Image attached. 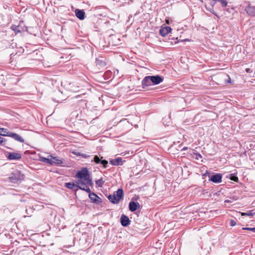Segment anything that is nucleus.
Listing matches in <instances>:
<instances>
[{
	"label": "nucleus",
	"mask_w": 255,
	"mask_h": 255,
	"mask_svg": "<svg viewBox=\"0 0 255 255\" xmlns=\"http://www.w3.org/2000/svg\"><path fill=\"white\" fill-rule=\"evenodd\" d=\"M96 186L98 187H102L104 184L105 181L103 180V178L96 181Z\"/></svg>",
	"instance_id": "393cba45"
},
{
	"label": "nucleus",
	"mask_w": 255,
	"mask_h": 255,
	"mask_svg": "<svg viewBox=\"0 0 255 255\" xmlns=\"http://www.w3.org/2000/svg\"><path fill=\"white\" fill-rule=\"evenodd\" d=\"M231 179L232 180H234L235 181H238V178L237 177H236L235 176H233V177L231 178Z\"/></svg>",
	"instance_id": "2f4dec72"
},
{
	"label": "nucleus",
	"mask_w": 255,
	"mask_h": 255,
	"mask_svg": "<svg viewBox=\"0 0 255 255\" xmlns=\"http://www.w3.org/2000/svg\"><path fill=\"white\" fill-rule=\"evenodd\" d=\"M228 83H231V79H230V78H229V80H228Z\"/></svg>",
	"instance_id": "f704fd0d"
},
{
	"label": "nucleus",
	"mask_w": 255,
	"mask_h": 255,
	"mask_svg": "<svg viewBox=\"0 0 255 255\" xmlns=\"http://www.w3.org/2000/svg\"><path fill=\"white\" fill-rule=\"evenodd\" d=\"M24 175L19 170H15L8 177L10 181L14 183H17L23 180Z\"/></svg>",
	"instance_id": "7ed1b4c3"
},
{
	"label": "nucleus",
	"mask_w": 255,
	"mask_h": 255,
	"mask_svg": "<svg viewBox=\"0 0 255 255\" xmlns=\"http://www.w3.org/2000/svg\"><path fill=\"white\" fill-rule=\"evenodd\" d=\"M241 214L242 216H253L255 214V212H254V210H251V211H249L247 212H245V213L242 212V213H241Z\"/></svg>",
	"instance_id": "b1692460"
},
{
	"label": "nucleus",
	"mask_w": 255,
	"mask_h": 255,
	"mask_svg": "<svg viewBox=\"0 0 255 255\" xmlns=\"http://www.w3.org/2000/svg\"><path fill=\"white\" fill-rule=\"evenodd\" d=\"M171 30V28L169 26L162 27L159 30V33L162 36H165L168 34Z\"/></svg>",
	"instance_id": "a211bd4d"
},
{
	"label": "nucleus",
	"mask_w": 255,
	"mask_h": 255,
	"mask_svg": "<svg viewBox=\"0 0 255 255\" xmlns=\"http://www.w3.org/2000/svg\"><path fill=\"white\" fill-rule=\"evenodd\" d=\"M222 176L219 173L213 175L211 176L210 180L214 183H218L222 181Z\"/></svg>",
	"instance_id": "f8f14e48"
},
{
	"label": "nucleus",
	"mask_w": 255,
	"mask_h": 255,
	"mask_svg": "<svg viewBox=\"0 0 255 255\" xmlns=\"http://www.w3.org/2000/svg\"><path fill=\"white\" fill-rule=\"evenodd\" d=\"M90 176L89 172L88 169L86 167L82 168L81 170L78 171L77 172L75 177L79 178L77 180H82L83 182L85 179L87 178Z\"/></svg>",
	"instance_id": "20e7f679"
},
{
	"label": "nucleus",
	"mask_w": 255,
	"mask_h": 255,
	"mask_svg": "<svg viewBox=\"0 0 255 255\" xmlns=\"http://www.w3.org/2000/svg\"><path fill=\"white\" fill-rule=\"evenodd\" d=\"M209 0V4L210 6H213L214 7V5L215 4L217 0Z\"/></svg>",
	"instance_id": "cd10ccee"
},
{
	"label": "nucleus",
	"mask_w": 255,
	"mask_h": 255,
	"mask_svg": "<svg viewBox=\"0 0 255 255\" xmlns=\"http://www.w3.org/2000/svg\"><path fill=\"white\" fill-rule=\"evenodd\" d=\"M138 206H139L138 203L134 201H130L129 203V210L131 212H134L137 209Z\"/></svg>",
	"instance_id": "f3484780"
},
{
	"label": "nucleus",
	"mask_w": 255,
	"mask_h": 255,
	"mask_svg": "<svg viewBox=\"0 0 255 255\" xmlns=\"http://www.w3.org/2000/svg\"><path fill=\"white\" fill-rule=\"evenodd\" d=\"M110 163L113 165H122L123 164V160L122 158L118 157L115 159L110 160Z\"/></svg>",
	"instance_id": "dca6fc26"
},
{
	"label": "nucleus",
	"mask_w": 255,
	"mask_h": 255,
	"mask_svg": "<svg viewBox=\"0 0 255 255\" xmlns=\"http://www.w3.org/2000/svg\"><path fill=\"white\" fill-rule=\"evenodd\" d=\"M79 155L82 156V157H84V158H88L90 157V155H87L86 154H85V153H79L78 154Z\"/></svg>",
	"instance_id": "c756f323"
},
{
	"label": "nucleus",
	"mask_w": 255,
	"mask_h": 255,
	"mask_svg": "<svg viewBox=\"0 0 255 255\" xmlns=\"http://www.w3.org/2000/svg\"><path fill=\"white\" fill-rule=\"evenodd\" d=\"M25 211L28 216H31L33 210L31 207H29L26 209Z\"/></svg>",
	"instance_id": "bb28decb"
},
{
	"label": "nucleus",
	"mask_w": 255,
	"mask_h": 255,
	"mask_svg": "<svg viewBox=\"0 0 255 255\" xmlns=\"http://www.w3.org/2000/svg\"><path fill=\"white\" fill-rule=\"evenodd\" d=\"M77 183V187L81 190L85 191L87 192H90V189L89 188V185L92 186L93 185V183L92 182V179L89 176L87 178L85 179L83 182H82V180H77L76 181Z\"/></svg>",
	"instance_id": "f257e3e1"
},
{
	"label": "nucleus",
	"mask_w": 255,
	"mask_h": 255,
	"mask_svg": "<svg viewBox=\"0 0 255 255\" xmlns=\"http://www.w3.org/2000/svg\"><path fill=\"white\" fill-rule=\"evenodd\" d=\"M124 192L122 188L118 189L113 194L108 197L109 200L113 204H118L123 198Z\"/></svg>",
	"instance_id": "f03ea898"
},
{
	"label": "nucleus",
	"mask_w": 255,
	"mask_h": 255,
	"mask_svg": "<svg viewBox=\"0 0 255 255\" xmlns=\"http://www.w3.org/2000/svg\"><path fill=\"white\" fill-rule=\"evenodd\" d=\"M103 157L100 158L98 155H95L92 161L95 162L97 164H101L106 168L108 166V162L105 159H103Z\"/></svg>",
	"instance_id": "39448f33"
},
{
	"label": "nucleus",
	"mask_w": 255,
	"mask_h": 255,
	"mask_svg": "<svg viewBox=\"0 0 255 255\" xmlns=\"http://www.w3.org/2000/svg\"><path fill=\"white\" fill-rule=\"evenodd\" d=\"M187 149V147H184L182 149L183 150H185Z\"/></svg>",
	"instance_id": "72a5a7b5"
},
{
	"label": "nucleus",
	"mask_w": 255,
	"mask_h": 255,
	"mask_svg": "<svg viewBox=\"0 0 255 255\" xmlns=\"http://www.w3.org/2000/svg\"><path fill=\"white\" fill-rule=\"evenodd\" d=\"M40 161L49 164H52L51 161L50 157L49 156L48 158L41 156L40 157Z\"/></svg>",
	"instance_id": "5701e85b"
},
{
	"label": "nucleus",
	"mask_w": 255,
	"mask_h": 255,
	"mask_svg": "<svg viewBox=\"0 0 255 255\" xmlns=\"http://www.w3.org/2000/svg\"><path fill=\"white\" fill-rule=\"evenodd\" d=\"M152 85V82L150 81V76H146L142 81V86L143 88Z\"/></svg>",
	"instance_id": "4468645a"
},
{
	"label": "nucleus",
	"mask_w": 255,
	"mask_h": 255,
	"mask_svg": "<svg viewBox=\"0 0 255 255\" xmlns=\"http://www.w3.org/2000/svg\"><path fill=\"white\" fill-rule=\"evenodd\" d=\"M75 12L76 16L79 19L83 20L85 18V12L84 10L76 9Z\"/></svg>",
	"instance_id": "2eb2a0df"
},
{
	"label": "nucleus",
	"mask_w": 255,
	"mask_h": 255,
	"mask_svg": "<svg viewBox=\"0 0 255 255\" xmlns=\"http://www.w3.org/2000/svg\"><path fill=\"white\" fill-rule=\"evenodd\" d=\"M65 187L68 188V189H72L74 191H77L78 189H79L77 186V184H75L74 182H68V183H66L65 184Z\"/></svg>",
	"instance_id": "6ab92c4d"
},
{
	"label": "nucleus",
	"mask_w": 255,
	"mask_h": 255,
	"mask_svg": "<svg viewBox=\"0 0 255 255\" xmlns=\"http://www.w3.org/2000/svg\"><path fill=\"white\" fill-rule=\"evenodd\" d=\"M96 63L97 66H99L100 67H103L106 65L105 62L99 58H97L96 59Z\"/></svg>",
	"instance_id": "4be33fe9"
},
{
	"label": "nucleus",
	"mask_w": 255,
	"mask_h": 255,
	"mask_svg": "<svg viewBox=\"0 0 255 255\" xmlns=\"http://www.w3.org/2000/svg\"><path fill=\"white\" fill-rule=\"evenodd\" d=\"M206 8V9L209 11V12H211L212 13L214 14L215 15H216V16L218 17V15L216 13H215L214 12V7L213 6H207V5H206L205 6Z\"/></svg>",
	"instance_id": "a878e982"
},
{
	"label": "nucleus",
	"mask_w": 255,
	"mask_h": 255,
	"mask_svg": "<svg viewBox=\"0 0 255 255\" xmlns=\"http://www.w3.org/2000/svg\"><path fill=\"white\" fill-rule=\"evenodd\" d=\"M23 23L21 22L18 25H12L10 28L15 32V34L24 31V26H23Z\"/></svg>",
	"instance_id": "6e6552de"
},
{
	"label": "nucleus",
	"mask_w": 255,
	"mask_h": 255,
	"mask_svg": "<svg viewBox=\"0 0 255 255\" xmlns=\"http://www.w3.org/2000/svg\"><path fill=\"white\" fill-rule=\"evenodd\" d=\"M7 157L9 160H18L21 158V155L19 153L8 152Z\"/></svg>",
	"instance_id": "1a4fd4ad"
},
{
	"label": "nucleus",
	"mask_w": 255,
	"mask_h": 255,
	"mask_svg": "<svg viewBox=\"0 0 255 255\" xmlns=\"http://www.w3.org/2000/svg\"><path fill=\"white\" fill-rule=\"evenodd\" d=\"M151 82L152 85H157L163 81V78L159 75L150 76Z\"/></svg>",
	"instance_id": "0eeeda50"
},
{
	"label": "nucleus",
	"mask_w": 255,
	"mask_h": 255,
	"mask_svg": "<svg viewBox=\"0 0 255 255\" xmlns=\"http://www.w3.org/2000/svg\"><path fill=\"white\" fill-rule=\"evenodd\" d=\"M245 10L247 14L251 16H255V7L249 4L246 8Z\"/></svg>",
	"instance_id": "ddd939ff"
},
{
	"label": "nucleus",
	"mask_w": 255,
	"mask_h": 255,
	"mask_svg": "<svg viewBox=\"0 0 255 255\" xmlns=\"http://www.w3.org/2000/svg\"><path fill=\"white\" fill-rule=\"evenodd\" d=\"M236 225V221H234V220H231L230 221V225H231V226H232V227H233V226H235Z\"/></svg>",
	"instance_id": "7c9ffc66"
},
{
	"label": "nucleus",
	"mask_w": 255,
	"mask_h": 255,
	"mask_svg": "<svg viewBox=\"0 0 255 255\" xmlns=\"http://www.w3.org/2000/svg\"><path fill=\"white\" fill-rule=\"evenodd\" d=\"M12 132L10 131L6 128H1V136H10Z\"/></svg>",
	"instance_id": "412c9836"
},
{
	"label": "nucleus",
	"mask_w": 255,
	"mask_h": 255,
	"mask_svg": "<svg viewBox=\"0 0 255 255\" xmlns=\"http://www.w3.org/2000/svg\"><path fill=\"white\" fill-rule=\"evenodd\" d=\"M89 193V197L92 200V202L94 203L99 204L102 203V201L101 198H100L94 192H88Z\"/></svg>",
	"instance_id": "423d86ee"
},
{
	"label": "nucleus",
	"mask_w": 255,
	"mask_h": 255,
	"mask_svg": "<svg viewBox=\"0 0 255 255\" xmlns=\"http://www.w3.org/2000/svg\"><path fill=\"white\" fill-rule=\"evenodd\" d=\"M10 137L20 142L23 143L24 140L19 134L12 132L10 134Z\"/></svg>",
	"instance_id": "aec40b11"
},
{
	"label": "nucleus",
	"mask_w": 255,
	"mask_h": 255,
	"mask_svg": "<svg viewBox=\"0 0 255 255\" xmlns=\"http://www.w3.org/2000/svg\"><path fill=\"white\" fill-rule=\"evenodd\" d=\"M5 139L3 138V137H1V144H2L4 141H5Z\"/></svg>",
	"instance_id": "473e14b6"
},
{
	"label": "nucleus",
	"mask_w": 255,
	"mask_h": 255,
	"mask_svg": "<svg viewBox=\"0 0 255 255\" xmlns=\"http://www.w3.org/2000/svg\"><path fill=\"white\" fill-rule=\"evenodd\" d=\"M121 223L123 227H127L130 224V221L128 217L125 215H122L121 219Z\"/></svg>",
	"instance_id": "9b49d317"
},
{
	"label": "nucleus",
	"mask_w": 255,
	"mask_h": 255,
	"mask_svg": "<svg viewBox=\"0 0 255 255\" xmlns=\"http://www.w3.org/2000/svg\"><path fill=\"white\" fill-rule=\"evenodd\" d=\"M243 230H247L252 231L254 233H255V228H243Z\"/></svg>",
	"instance_id": "c85d7f7f"
},
{
	"label": "nucleus",
	"mask_w": 255,
	"mask_h": 255,
	"mask_svg": "<svg viewBox=\"0 0 255 255\" xmlns=\"http://www.w3.org/2000/svg\"><path fill=\"white\" fill-rule=\"evenodd\" d=\"M49 157H50L51 161L52 163V164H50L51 165H58L63 163L62 159L58 157L52 155H49Z\"/></svg>",
	"instance_id": "9d476101"
}]
</instances>
